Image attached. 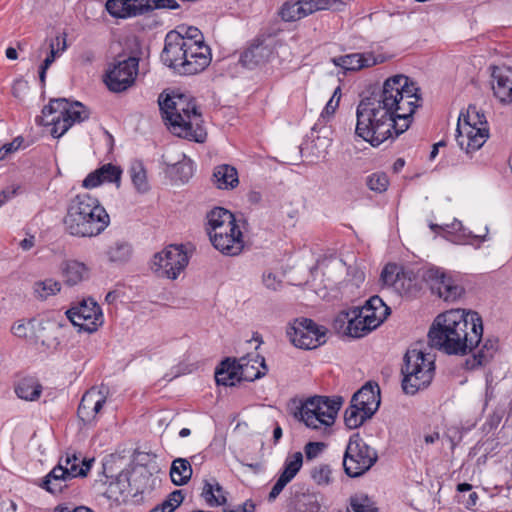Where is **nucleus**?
I'll return each mask as SVG.
<instances>
[{
	"mask_svg": "<svg viewBox=\"0 0 512 512\" xmlns=\"http://www.w3.org/2000/svg\"><path fill=\"white\" fill-rule=\"evenodd\" d=\"M420 101V89L415 82L403 74L392 76L378 93L359 102L355 132L377 147L409 128Z\"/></svg>",
	"mask_w": 512,
	"mask_h": 512,
	"instance_id": "nucleus-1",
	"label": "nucleus"
},
{
	"mask_svg": "<svg viewBox=\"0 0 512 512\" xmlns=\"http://www.w3.org/2000/svg\"><path fill=\"white\" fill-rule=\"evenodd\" d=\"M482 318L475 311L450 310L433 321L428 342L432 348L448 355L464 356L482 342Z\"/></svg>",
	"mask_w": 512,
	"mask_h": 512,
	"instance_id": "nucleus-2",
	"label": "nucleus"
},
{
	"mask_svg": "<svg viewBox=\"0 0 512 512\" xmlns=\"http://www.w3.org/2000/svg\"><path fill=\"white\" fill-rule=\"evenodd\" d=\"M161 60L179 75H195L211 63V48L194 26H178L165 36Z\"/></svg>",
	"mask_w": 512,
	"mask_h": 512,
	"instance_id": "nucleus-3",
	"label": "nucleus"
},
{
	"mask_svg": "<svg viewBox=\"0 0 512 512\" xmlns=\"http://www.w3.org/2000/svg\"><path fill=\"white\" fill-rule=\"evenodd\" d=\"M160 111L169 130L176 136L202 143L207 137L203 118L195 100L186 94L160 95Z\"/></svg>",
	"mask_w": 512,
	"mask_h": 512,
	"instance_id": "nucleus-4",
	"label": "nucleus"
},
{
	"mask_svg": "<svg viewBox=\"0 0 512 512\" xmlns=\"http://www.w3.org/2000/svg\"><path fill=\"white\" fill-rule=\"evenodd\" d=\"M110 217L99 200L88 193L71 198L63 218L65 231L75 237H94L109 225Z\"/></svg>",
	"mask_w": 512,
	"mask_h": 512,
	"instance_id": "nucleus-5",
	"label": "nucleus"
},
{
	"mask_svg": "<svg viewBox=\"0 0 512 512\" xmlns=\"http://www.w3.org/2000/svg\"><path fill=\"white\" fill-rule=\"evenodd\" d=\"M390 314V308L377 295L362 307L341 311L333 322L334 329L344 335L361 338L376 329Z\"/></svg>",
	"mask_w": 512,
	"mask_h": 512,
	"instance_id": "nucleus-6",
	"label": "nucleus"
},
{
	"mask_svg": "<svg viewBox=\"0 0 512 512\" xmlns=\"http://www.w3.org/2000/svg\"><path fill=\"white\" fill-rule=\"evenodd\" d=\"M89 117V111L78 102H70L66 98L51 99L42 110V115L36 120L44 126H52L51 135L59 138L76 122H82Z\"/></svg>",
	"mask_w": 512,
	"mask_h": 512,
	"instance_id": "nucleus-7",
	"label": "nucleus"
},
{
	"mask_svg": "<svg viewBox=\"0 0 512 512\" xmlns=\"http://www.w3.org/2000/svg\"><path fill=\"white\" fill-rule=\"evenodd\" d=\"M94 458H82L75 452L67 451L43 479L41 487L53 495L60 494L69 487V481L85 477L90 471Z\"/></svg>",
	"mask_w": 512,
	"mask_h": 512,
	"instance_id": "nucleus-8",
	"label": "nucleus"
},
{
	"mask_svg": "<svg viewBox=\"0 0 512 512\" xmlns=\"http://www.w3.org/2000/svg\"><path fill=\"white\" fill-rule=\"evenodd\" d=\"M434 361L426 358L422 351L408 350L404 355L402 389L406 394L414 395L426 388L434 377Z\"/></svg>",
	"mask_w": 512,
	"mask_h": 512,
	"instance_id": "nucleus-9",
	"label": "nucleus"
},
{
	"mask_svg": "<svg viewBox=\"0 0 512 512\" xmlns=\"http://www.w3.org/2000/svg\"><path fill=\"white\" fill-rule=\"evenodd\" d=\"M378 454L358 434L350 437L343 456V468L347 476L364 475L377 462Z\"/></svg>",
	"mask_w": 512,
	"mask_h": 512,
	"instance_id": "nucleus-10",
	"label": "nucleus"
},
{
	"mask_svg": "<svg viewBox=\"0 0 512 512\" xmlns=\"http://www.w3.org/2000/svg\"><path fill=\"white\" fill-rule=\"evenodd\" d=\"M188 262L189 256L183 245H169L154 255L151 269L159 277L175 280Z\"/></svg>",
	"mask_w": 512,
	"mask_h": 512,
	"instance_id": "nucleus-11",
	"label": "nucleus"
},
{
	"mask_svg": "<svg viewBox=\"0 0 512 512\" xmlns=\"http://www.w3.org/2000/svg\"><path fill=\"white\" fill-rule=\"evenodd\" d=\"M139 59L131 56L110 64L103 76L108 90L123 93L134 86L138 75Z\"/></svg>",
	"mask_w": 512,
	"mask_h": 512,
	"instance_id": "nucleus-12",
	"label": "nucleus"
},
{
	"mask_svg": "<svg viewBox=\"0 0 512 512\" xmlns=\"http://www.w3.org/2000/svg\"><path fill=\"white\" fill-rule=\"evenodd\" d=\"M326 328L307 318L295 319L287 328L291 342L301 349H315L326 343Z\"/></svg>",
	"mask_w": 512,
	"mask_h": 512,
	"instance_id": "nucleus-13",
	"label": "nucleus"
},
{
	"mask_svg": "<svg viewBox=\"0 0 512 512\" xmlns=\"http://www.w3.org/2000/svg\"><path fill=\"white\" fill-rule=\"evenodd\" d=\"M106 10L114 18H131L155 8L177 9L175 0H107Z\"/></svg>",
	"mask_w": 512,
	"mask_h": 512,
	"instance_id": "nucleus-14",
	"label": "nucleus"
},
{
	"mask_svg": "<svg viewBox=\"0 0 512 512\" xmlns=\"http://www.w3.org/2000/svg\"><path fill=\"white\" fill-rule=\"evenodd\" d=\"M422 278L430 285L433 293L447 302L456 301L464 293L463 287L458 285L442 268H427L423 271Z\"/></svg>",
	"mask_w": 512,
	"mask_h": 512,
	"instance_id": "nucleus-15",
	"label": "nucleus"
},
{
	"mask_svg": "<svg viewBox=\"0 0 512 512\" xmlns=\"http://www.w3.org/2000/svg\"><path fill=\"white\" fill-rule=\"evenodd\" d=\"M66 315L74 326L79 327V331L92 333L102 324V311L92 299L83 300L77 306L71 307Z\"/></svg>",
	"mask_w": 512,
	"mask_h": 512,
	"instance_id": "nucleus-16",
	"label": "nucleus"
},
{
	"mask_svg": "<svg viewBox=\"0 0 512 512\" xmlns=\"http://www.w3.org/2000/svg\"><path fill=\"white\" fill-rule=\"evenodd\" d=\"M489 137L488 127L472 126L458 121L456 141L467 154L480 149Z\"/></svg>",
	"mask_w": 512,
	"mask_h": 512,
	"instance_id": "nucleus-17",
	"label": "nucleus"
},
{
	"mask_svg": "<svg viewBox=\"0 0 512 512\" xmlns=\"http://www.w3.org/2000/svg\"><path fill=\"white\" fill-rule=\"evenodd\" d=\"M106 396L102 390L92 387L84 393L78 406L77 415L85 425H91L103 408Z\"/></svg>",
	"mask_w": 512,
	"mask_h": 512,
	"instance_id": "nucleus-18",
	"label": "nucleus"
},
{
	"mask_svg": "<svg viewBox=\"0 0 512 512\" xmlns=\"http://www.w3.org/2000/svg\"><path fill=\"white\" fill-rule=\"evenodd\" d=\"M343 403L342 397L313 396L308 398V405L318 411L324 426H331Z\"/></svg>",
	"mask_w": 512,
	"mask_h": 512,
	"instance_id": "nucleus-19",
	"label": "nucleus"
},
{
	"mask_svg": "<svg viewBox=\"0 0 512 512\" xmlns=\"http://www.w3.org/2000/svg\"><path fill=\"white\" fill-rule=\"evenodd\" d=\"M366 416H373L380 406V388L377 383L368 382L363 385L351 399Z\"/></svg>",
	"mask_w": 512,
	"mask_h": 512,
	"instance_id": "nucleus-20",
	"label": "nucleus"
},
{
	"mask_svg": "<svg viewBox=\"0 0 512 512\" xmlns=\"http://www.w3.org/2000/svg\"><path fill=\"white\" fill-rule=\"evenodd\" d=\"M121 175L122 170L119 166L106 163L87 175L83 180V187L95 188L104 182L115 183L119 187Z\"/></svg>",
	"mask_w": 512,
	"mask_h": 512,
	"instance_id": "nucleus-21",
	"label": "nucleus"
},
{
	"mask_svg": "<svg viewBox=\"0 0 512 512\" xmlns=\"http://www.w3.org/2000/svg\"><path fill=\"white\" fill-rule=\"evenodd\" d=\"M492 89L502 103H512V69L494 67Z\"/></svg>",
	"mask_w": 512,
	"mask_h": 512,
	"instance_id": "nucleus-22",
	"label": "nucleus"
},
{
	"mask_svg": "<svg viewBox=\"0 0 512 512\" xmlns=\"http://www.w3.org/2000/svg\"><path fill=\"white\" fill-rule=\"evenodd\" d=\"M238 368H240V378L243 381H254L263 377L268 371L264 357L259 354H248L239 358Z\"/></svg>",
	"mask_w": 512,
	"mask_h": 512,
	"instance_id": "nucleus-23",
	"label": "nucleus"
},
{
	"mask_svg": "<svg viewBox=\"0 0 512 512\" xmlns=\"http://www.w3.org/2000/svg\"><path fill=\"white\" fill-rule=\"evenodd\" d=\"M210 241L217 250L229 256L238 255L244 247L242 232L211 233Z\"/></svg>",
	"mask_w": 512,
	"mask_h": 512,
	"instance_id": "nucleus-24",
	"label": "nucleus"
},
{
	"mask_svg": "<svg viewBox=\"0 0 512 512\" xmlns=\"http://www.w3.org/2000/svg\"><path fill=\"white\" fill-rule=\"evenodd\" d=\"M271 55L272 50L268 45L254 43L240 54L239 63L252 70L267 63Z\"/></svg>",
	"mask_w": 512,
	"mask_h": 512,
	"instance_id": "nucleus-25",
	"label": "nucleus"
},
{
	"mask_svg": "<svg viewBox=\"0 0 512 512\" xmlns=\"http://www.w3.org/2000/svg\"><path fill=\"white\" fill-rule=\"evenodd\" d=\"M291 414L297 420L305 423V425L312 429H320L322 426V420L318 416V411L308 405V399L305 401L293 399L288 405Z\"/></svg>",
	"mask_w": 512,
	"mask_h": 512,
	"instance_id": "nucleus-26",
	"label": "nucleus"
},
{
	"mask_svg": "<svg viewBox=\"0 0 512 512\" xmlns=\"http://www.w3.org/2000/svg\"><path fill=\"white\" fill-rule=\"evenodd\" d=\"M215 380L217 385L223 386H235L236 383L243 381L240 378L238 360L232 358L224 359L215 370Z\"/></svg>",
	"mask_w": 512,
	"mask_h": 512,
	"instance_id": "nucleus-27",
	"label": "nucleus"
},
{
	"mask_svg": "<svg viewBox=\"0 0 512 512\" xmlns=\"http://www.w3.org/2000/svg\"><path fill=\"white\" fill-rule=\"evenodd\" d=\"M333 62L335 65L340 66L345 70L356 71L362 68L374 66L380 61H378V59L370 53H352L334 58Z\"/></svg>",
	"mask_w": 512,
	"mask_h": 512,
	"instance_id": "nucleus-28",
	"label": "nucleus"
},
{
	"mask_svg": "<svg viewBox=\"0 0 512 512\" xmlns=\"http://www.w3.org/2000/svg\"><path fill=\"white\" fill-rule=\"evenodd\" d=\"M498 350V339L494 337L486 338L477 353L473 355L472 360H467L466 364L470 369L488 364Z\"/></svg>",
	"mask_w": 512,
	"mask_h": 512,
	"instance_id": "nucleus-29",
	"label": "nucleus"
},
{
	"mask_svg": "<svg viewBox=\"0 0 512 512\" xmlns=\"http://www.w3.org/2000/svg\"><path fill=\"white\" fill-rule=\"evenodd\" d=\"M212 182L218 189H233L238 183L237 170L228 164H222L215 167Z\"/></svg>",
	"mask_w": 512,
	"mask_h": 512,
	"instance_id": "nucleus-30",
	"label": "nucleus"
},
{
	"mask_svg": "<svg viewBox=\"0 0 512 512\" xmlns=\"http://www.w3.org/2000/svg\"><path fill=\"white\" fill-rule=\"evenodd\" d=\"M303 18L317 11H342L345 3L341 0H299Z\"/></svg>",
	"mask_w": 512,
	"mask_h": 512,
	"instance_id": "nucleus-31",
	"label": "nucleus"
},
{
	"mask_svg": "<svg viewBox=\"0 0 512 512\" xmlns=\"http://www.w3.org/2000/svg\"><path fill=\"white\" fill-rule=\"evenodd\" d=\"M133 248L131 244L124 240L113 242L105 251L107 260L113 264H124L132 257Z\"/></svg>",
	"mask_w": 512,
	"mask_h": 512,
	"instance_id": "nucleus-32",
	"label": "nucleus"
},
{
	"mask_svg": "<svg viewBox=\"0 0 512 512\" xmlns=\"http://www.w3.org/2000/svg\"><path fill=\"white\" fill-rule=\"evenodd\" d=\"M168 166L167 173L174 180H179L182 183L187 182L193 175V162L186 157L185 154L180 155V159L175 163L166 162Z\"/></svg>",
	"mask_w": 512,
	"mask_h": 512,
	"instance_id": "nucleus-33",
	"label": "nucleus"
},
{
	"mask_svg": "<svg viewBox=\"0 0 512 512\" xmlns=\"http://www.w3.org/2000/svg\"><path fill=\"white\" fill-rule=\"evenodd\" d=\"M16 395L25 401H36L42 394V385L36 378L26 377L15 386Z\"/></svg>",
	"mask_w": 512,
	"mask_h": 512,
	"instance_id": "nucleus-34",
	"label": "nucleus"
},
{
	"mask_svg": "<svg viewBox=\"0 0 512 512\" xmlns=\"http://www.w3.org/2000/svg\"><path fill=\"white\" fill-rule=\"evenodd\" d=\"M88 269L84 263L69 260L62 264V276L66 284L73 286L81 282L87 275Z\"/></svg>",
	"mask_w": 512,
	"mask_h": 512,
	"instance_id": "nucleus-35",
	"label": "nucleus"
},
{
	"mask_svg": "<svg viewBox=\"0 0 512 512\" xmlns=\"http://www.w3.org/2000/svg\"><path fill=\"white\" fill-rule=\"evenodd\" d=\"M192 476V467L190 462L184 458L173 460L170 468V477L177 486L185 485Z\"/></svg>",
	"mask_w": 512,
	"mask_h": 512,
	"instance_id": "nucleus-36",
	"label": "nucleus"
},
{
	"mask_svg": "<svg viewBox=\"0 0 512 512\" xmlns=\"http://www.w3.org/2000/svg\"><path fill=\"white\" fill-rule=\"evenodd\" d=\"M129 174L135 189L139 193H146L150 186L144 164L140 160H133L129 167Z\"/></svg>",
	"mask_w": 512,
	"mask_h": 512,
	"instance_id": "nucleus-37",
	"label": "nucleus"
},
{
	"mask_svg": "<svg viewBox=\"0 0 512 512\" xmlns=\"http://www.w3.org/2000/svg\"><path fill=\"white\" fill-rule=\"evenodd\" d=\"M371 417L372 416H366L365 411H362V408L351 401L349 407L345 411L344 422L349 429H356Z\"/></svg>",
	"mask_w": 512,
	"mask_h": 512,
	"instance_id": "nucleus-38",
	"label": "nucleus"
},
{
	"mask_svg": "<svg viewBox=\"0 0 512 512\" xmlns=\"http://www.w3.org/2000/svg\"><path fill=\"white\" fill-rule=\"evenodd\" d=\"M61 289V284L53 279H45L34 283L33 291L40 300H45L49 296L57 294Z\"/></svg>",
	"mask_w": 512,
	"mask_h": 512,
	"instance_id": "nucleus-39",
	"label": "nucleus"
},
{
	"mask_svg": "<svg viewBox=\"0 0 512 512\" xmlns=\"http://www.w3.org/2000/svg\"><path fill=\"white\" fill-rule=\"evenodd\" d=\"M235 217L230 211L222 207H215L207 214L208 228L212 229L217 226L225 224L226 226L231 223Z\"/></svg>",
	"mask_w": 512,
	"mask_h": 512,
	"instance_id": "nucleus-40",
	"label": "nucleus"
},
{
	"mask_svg": "<svg viewBox=\"0 0 512 512\" xmlns=\"http://www.w3.org/2000/svg\"><path fill=\"white\" fill-rule=\"evenodd\" d=\"M458 121L472 126L487 127L486 117L484 113L476 107V105H469L466 112L460 114Z\"/></svg>",
	"mask_w": 512,
	"mask_h": 512,
	"instance_id": "nucleus-41",
	"label": "nucleus"
},
{
	"mask_svg": "<svg viewBox=\"0 0 512 512\" xmlns=\"http://www.w3.org/2000/svg\"><path fill=\"white\" fill-rule=\"evenodd\" d=\"M303 464V455L301 452H295L289 455L284 463L283 472L280 474L288 480H292L300 471Z\"/></svg>",
	"mask_w": 512,
	"mask_h": 512,
	"instance_id": "nucleus-42",
	"label": "nucleus"
},
{
	"mask_svg": "<svg viewBox=\"0 0 512 512\" xmlns=\"http://www.w3.org/2000/svg\"><path fill=\"white\" fill-rule=\"evenodd\" d=\"M201 497L209 507H218L227 503V498L223 494H215L212 482L205 480L201 492Z\"/></svg>",
	"mask_w": 512,
	"mask_h": 512,
	"instance_id": "nucleus-43",
	"label": "nucleus"
},
{
	"mask_svg": "<svg viewBox=\"0 0 512 512\" xmlns=\"http://www.w3.org/2000/svg\"><path fill=\"white\" fill-rule=\"evenodd\" d=\"M347 512H378V508L367 495L357 494L351 497Z\"/></svg>",
	"mask_w": 512,
	"mask_h": 512,
	"instance_id": "nucleus-44",
	"label": "nucleus"
},
{
	"mask_svg": "<svg viewBox=\"0 0 512 512\" xmlns=\"http://www.w3.org/2000/svg\"><path fill=\"white\" fill-rule=\"evenodd\" d=\"M66 49V39L65 37L61 38L57 36L55 40H52L50 43V53L47 55L42 65H44V69H48L52 63L55 61L56 57L60 55Z\"/></svg>",
	"mask_w": 512,
	"mask_h": 512,
	"instance_id": "nucleus-45",
	"label": "nucleus"
},
{
	"mask_svg": "<svg viewBox=\"0 0 512 512\" xmlns=\"http://www.w3.org/2000/svg\"><path fill=\"white\" fill-rule=\"evenodd\" d=\"M282 20L286 22L296 21L303 18L299 1L295 3L285 2L279 12Z\"/></svg>",
	"mask_w": 512,
	"mask_h": 512,
	"instance_id": "nucleus-46",
	"label": "nucleus"
},
{
	"mask_svg": "<svg viewBox=\"0 0 512 512\" xmlns=\"http://www.w3.org/2000/svg\"><path fill=\"white\" fill-rule=\"evenodd\" d=\"M366 183L370 190L381 193L387 190L389 180L385 173L377 172L368 176Z\"/></svg>",
	"mask_w": 512,
	"mask_h": 512,
	"instance_id": "nucleus-47",
	"label": "nucleus"
},
{
	"mask_svg": "<svg viewBox=\"0 0 512 512\" xmlns=\"http://www.w3.org/2000/svg\"><path fill=\"white\" fill-rule=\"evenodd\" d=\"M311 477L318 485H327L331 481V468L328 464H321L311 471Z\"/></svg>",
	"mask_w": 512,
	"mask_h": 512,
	"instance_id": "nucleus-48",
	"label": "nucleus"
},
{
	"mask_svg": "<svg viewBox=\"0 0 512 512\" xmlns=\"http://www.w3.org/2000/svg\"><path fill=\"white\" fill-rule=\"evenodd\" d=\"M326 447L323 442H308L304 447L305 456L308 460L318 457Z\"/></svg>",
	"mask_w": 512,
	"mask_h": 512,
	"instance_id": "nucleus-49",
	"label": "nucleus"
},
{
	"mask_svg": "<svg viewBox=\"0 0 512 512\" xmlns=\"http://www.w3.org/2000/svg\"><path fill=\"white\" fill-rule=\"evenodd\" d=\"M380 279L385 285H394L397 280L396 266L386 265L381 272Z\"/></svg>",
	"mask_w": 512,
	"mask_h": 512,
	"instance_id": "nucleus-50",
	"label": "nucleus"
},
{
	"mask_svg": "<svg viewBox=\"0 0 512 512\" xmlns=\"http://www.w3.org/2000/svg\"><path fill=\"white\" fill-rule=\"evenodd\" d=\"M22 142L23 139L17 137L12 142L4 144L0 148V161L5 160L9 154L17 151L20 148Z\"/></svg>",
	"mask_w": 512,
	"mask_h": 512,
	"instance_id": "nucleus-51",
	"label": "nucleus"
},
{
	"mask_svg": "<svg viewBox=\"0 0 512 512\" xmlns=\"http://www.w3.org/2000/svg\"><path fill=\"white\" fill-rule=\"evenodd\" d=\"M289 482L290 480L280 475L268 495V501L273 502Z\"/></svg>",
	"mask_w": 512,
	"mask_h": 512,
	"instance_id": "nucleus-52",
	"label": "nucleus"
},
{
	"mask_svg": "<svg viewBox=\"0 0 512 512\" xmlns=\"http://www.w3.org/2000/svg\"><path fill=\"white\" fill-rule=\"evenodd\" d=\"M256 504L252 499H247L243 504L236 506H227L223 512H255Z\"/></svg>",
	"mask_w": 512,
	"mask_h": 512,
	"instance_id": "nucleus-53",
	"label": "nucleus"
},
{
	"mask_svg": "<svg viewBox=\"0 0 512 512\" xmlns=\"http://www.w3.org/2000/svg\"><path fill=\"white\" fill-rule=\"evenodd\" d=\"M209 237H211V233H229V232H241L239 229V226L236 224V219L233 217V220H231V223H229L227 226L225 224H222L221 226L214 227L212 229H207Z\"/></svg>",
	"mask_w": 512,
	"mask_h": 512,
	"instance_id": "nucleus-54",
	"label": "nucleus"
},
{
	"mask_svg": "<svg viewBox=\"0 0 512 512\" xmlns=\"http://www.w3.org/2000/svg\"><path fill=\"white\" fill-rule=\"evenodd\" d=\"M339 102H340V97H338L336 99V101H334L333 98H330V100L327 102L326 106L324 107V109L321 113V118H323V119L330 118L335 113V111L339 105Z\"/></svg>",
	"mask_w": 512,
	"mask_h": 512,
	"instance_id": "nucleus-55",
	"label": "nucleus"
},
{
	"mask_svg": "<svg viewBox=\"0 0 512 512\" xmlns=\"http://www.w3.org/2000/svg\"><path fill=\"white\" fill-rule=\"evenodd\" d=\"M264 285L271 290H277L281 286V281L273 273H267L263 275Z\"/></svg>",
	"mask_w": 512,
	"mask_h": 512,
	"instance_id": "nucleus-56",
	"label": "nucleus"
},
{
	"mask_svg": "<svg viewBox=\"0 0 512 512\" xmlns=\"http://www.w3.org/2000/svg\"><path fill=\"white\" fill-rule=\"evenodd\" d=\"M184 500V495L182 493V490H174L173 492H171L167 498L165 499V501H169L170 504L176 509L177 507H179L181 505V503L183 502Z\"/></svg>",
	"mask_w": 512,
	"mask_h": 512,
	"instance_id": "nucleus-57",
	"label": "nucleus"
},
{
	"mask_svg": "<svg viewBox=\"0 0 512 512\" xmlns=\"http://www.w3.org/2000/svg\"><path fill=\"white\" fill-rule=\"evenodd\" d=\"M53 512H93L90 508L85 506L71 507L68 505H57Z\"/></svg>",
	"mask_w": 512,
	"mask_h": 512,
	"instance_id": "nucleus-58",
	"label": "nucleus"
},
{
	"mask_svg": "<svg viewBox=\"0 0 512 512\" xmlns=\"http://www.w3.org/2000/svg\"><path fill=\"white\" fill-rule=\"evenodd\" d=\"M27 330H28L27 325L22 321L16 322L11 328L12 333L16 337H19V338H26Z\"/></svg>",
	"mask_w": 512,
	"mask_h": 512,
	"instance_id": "nucleus-59",
	"label": "nucleus"
},
{
	"mask_svg": "<svg viewBox=\"0 0 512 512\" xmlns=\"http://www.w3.org/2000/svg\"><path fill=\"white\" fill-rule=\"evenodd\" d=\"M175 508L169 501H163L161 504L154 507L151 512H174Z\"/></svg>",
	"mask_w": 512,
	"mask_h": 512,
	"instance_id": "nucleus-60",
	"label": "nucleus"
},
{
	"mask_svg": "<svg viewBox=\"0 0 512 512\" xmlns=\"http://www.w3.org/2000/svg\"><path fill=\"white\" fill-rule=\"evenodd\" d=\"M34 246V237L31 236L30 238H25L20 242V247L27 251L31 249Z\"/></svg>",
	"mask_w": 512,
	"mask_h": 512,
	"instance_id": "nucleus-61",
	"label": "nucleus"
},
{
	"mask_svg": "<svg viewBox=\"0 0 512 512\" xmlns=\"http://www.w3.org/2000/svg\"><path fill=\"white\" fill-rule=\"evenodd\" d=\"M282 428L277 424L273 430V442L276 445L282 437Z\"/></svg>",
	"mask_w": 512,
	"mask_h": 512,
	"instance_id": "nucleus-62",
	"label": "nucleus"
},
{
	"mask_svg": "<svg viewBox=\"0 0 512 512\" xmlns=\"http://www.w3.org/2000/svg\"><path fill=\"white\" fill-rule=\"evenodd\" d=\"M438 439H439V433H437V432H434L432 434L426 435L425 438H424L425 443H427V444H433Z\"/></svg>",
	"mask_w": 512,
	"mask_h": 512,
	"instance_id": "nucleus-63",
	"label": "nucleus"
},
{
	"mask_svg": "<svg viewBox=\"0 0 512 512\" xmlns=\"http://www.w3.org/2000/svg\"><path fill=\"white\" fill-rule=\"evenodd\" d=\"M17 51L16 49H14L13 47H9L6 49V57L10 60H15L17 59Z\"/></svg>",
	"mask_w": 512,
	"mask_h": 512,
	"instance_id": "nucleus-64",
	"label": "nucleus"
}]
</instances>
